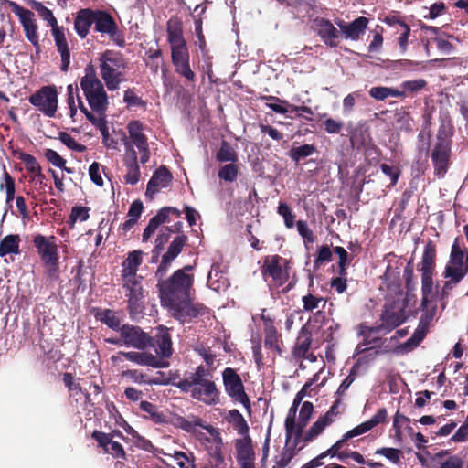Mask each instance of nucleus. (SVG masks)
Segmentation results:
<instances>
[{"instance_id": "14", "label": "nucleus", "mask_w": 468, "mask_h": 468, "mask_svg": "<svg viewBox=\"0 0 468 468\" xmlns=\"http://www.w3.org/2000/svg\"><path fill=\"white\" fill-rule=\"evenodd\" d=\"M341 404L340 399H336L334 404L331 406L329 410L322 417H320L311 427L310 429L305 432V434H302V438L300 440V442H303V444L308 443L315 440L320 434L323 433L324 429L331 425L335 420V417L339 414V411H337V409L339 405Z\"/></svg>"}, {"instance_id": "62", "label": "nucleus", "mask_w": 468, "mask_h": 468, "mask_svg": "<svg viewBox=\"0 0 468 468\" xmlns=\"http://www.w3.org/2000/svg\"><path fill=\"white\" fill-rule=\"evenodd\" d=\"M371 430L370 428V425L367 424V421L357 425L356 427H355L354 429L348 431L347 432H346L344 435H343V439L344 441H348L354 437H356V436H359V435H362L367 431H369Z\"/></svg>"}, {"instance_id": "60", "label": "nucleus", "mask_w": 468, "mask_h": 468, "mask_svg": "<svg viewBox=\"0 0 468 468\" xmlns=\"http://www.w3.org/2000/svg\"><path fill=\"white\" fill-rule=\"evenodd\" d=\"M59 140L71 150H75L77 152H83L86 149V147L83 144H80L78 142H76L75 139L67 133H60Z\"/></svg>"}, {"instance_id": "13", "label": "nucleus", "mask_w": 468, "mask_h": 468, "mask_svg": "<svg viewBox=\"0 0 468 468\" xmlns=\"http://www.w3.org/2000/svg\"><path fill=\"white\" fill-rule=\"evenodd\" d=\"M314 411V406L311 402L305 401L302 404V407L300 409L299 412V419L296 421V418L292 420V427L285 426V431H286V439H287V444L289 443L290 440L293 439V442L292 447L295 448L300 444V440L302 438V432L303 430L305 428L307 423L309 422L311 416Z\"/></svg>"}, {"instance_id": "20", "label": "nucleus", "mask_w": 468, "mask_h": 468, "mask_svg": "<svg viewBox=\"0 0 468 468\" xmlns=\"http://www.w3.org/2000/svg\"><path fill=\"white\" fill-rule=\"evenodd\" d=\"M285 261L278 256H269L264 260L262 274L266 281L271 278L278 285H282L287 280V272L283 270L282 263Z\"/></svg>"}, {"instance_id": "58", "label": "nucleus", "mask_w": 468, "mask_h": 468, "mask_svg": "<svg viewBox=\"0 0 468 468\" xmlns=\"http://www.w3.org/2000/svg\"><path fill=\"white\" fill-rule=\"evenodd\" d=\"M89 210L90 209L85 207H74L69 216L71 226L78 220L81 222L86 221L90 217Z\"/></svg>"}, {"instance_id": "21", "label": "nucleus", "mask_w": 468, "mask_h": 468, "mask_svg": "<svg viewBox=\"0 0 468 468\" xmlns=\"http://www.w3.org/2000/svg\"><path fill=\"white\" fill-rule=\"evenodd\" d=\"M180 427L184 431L195 434L200 433L202 430H206L212 436V438L220 443V436L216 429L211 425L204 422L203 420L197 416L190 415L180 420Z\"/></svg>"}, {"instance_id": "2", "label": "nucleus", "mask_w": 468, "mask_h": 468, "mask_svg": "<svg viewBox=\"0 0 468 468\" xmlns=\"http://www.w3.org/2000/svg\"><path fill=\"white\" fill-rule=\"evenodd\" d=\"M80 88L93 115L106 114L109 101L102 82L96 76L92 66L85 69V75L80 80Z\"/></svg>"}, {"instance_id": "41", "label": "nucleus", "mask_w": 468, "mask_h": 468, "mask_svg": "<svg viewBox=\"0 0 468 468\" xmlns=\"http://www.w3.org/2000/svg\"><path fill=\"white\" fill-rule=\"evenodd\" d=\"M20 238L18 235H7L0 242V257L19 253Z\"/></svg>"}, {"instance_id": "45", "label": "nucleus", "mask_w": 468, "mask_h": 468, "mask_svg": "<svg viewBox=\"0 0 468 468\" xmlns=\"http://www.w3.org/2000/svg\"><path fill=\"white\" fill-rule=\"evenodd\" d=\"M436 255L435 246L429 242L425 248L421 261V272H432Z\"/></svg>"}, {"instance_id": "55", "label": "nucleus", "mask_w": 468, "mask_h": 468, "mask_svg": "<svg viewBox=\"0 0 468 468\" xmlns=\"http://www.w3.org/2000/svg\"><path fill=\"white\" fill-rule=\"evenodd\" d=\"M238 176V166L234 163L223 165L218 171V177L227 182H233Z\"/></svg>"}, {"instance_id": "15", "label": "nucleus", "mask_w": 468, "mask_h": 468, "mask_svg": "<svg viewBox=\"0 0 468 468\" xmlns=\"http://www.w3.org/2000/svg\"><path fill=\"white\" fill-rule=\"evenodd\" d=\"M119 332L125 346L144 350L151 343V337L138 326L124 324Z\"/></svg>"}, {"instance_id": "42", "label": "nucleus", "mask_w": 468, "mask_h": 468, "mask_svg": "<svg viewBox=\"0 0 468 468\" xmlns=\"http://www.w3.org/2000/svg\"><path fill=\"white\" fill-rule=\"evenodd\" d=\"M228 420L232 424L239 434L246 435L249 431V426L238 410H232L229 412Z\"/></svg>"}, {"instance_id": "57", "label": "nucleus", "mask_w": 468, "mask_h": 468, "mask_svg": "<svg viewBox=\"0 0 468 468\" xmlns=\"http://www.w3.org/2000/svg\"><path fill=\"white\" fill-rule=\"evenodd\" d=\"M427 82L423 79L407 80L401 83L400 87L405 91V95L407 92L415 93L419 90H422L426 86Z\"/></svg>"}, {"instance_id": "53", "label": "nucleus", "mask_w": 468, "mask_h": 468, "mask_svg": "<svg viewBox=\"0 0 468 468\" xmlns=\"http://www.w3.org/2000/svg\"><path fill=\"white\" fill-rule=\"evenodd\" d=\"M302 301L303 303V309L307 312H313L319 309L320 305H322V307H324L325 305V301L323 297H318L311 293L304 295Z\"/></svg>"}, {"instance_id": "18", "label": "nucleus", "mask_w": 468, "mask_h": 468, "mask_svg": "<svg viewBox=\"0 0 468 468\" xmlns=\"http://www.w3.org/2000/svg\"><path fill=\"white\" fill-rule=\"evenodd\" d=\"M222 378L226 392L244 406H249L250 402L244 392L243 384L235 370L230 367L226 368L223 371Z\"/></svg>"}, {"instance_id": "44", "label": "nucleus", "mask_w": 468, "mask_h": 468, "mask_svg": "<svg viewBox=\"0 0 468 468\" xmlns=\"http://www.w3.org/2000/svg\"><path fill=\"white\" fill-rule=\"evenodd\" d=\"M98 320L105 324L112 330L119 331L121 328V321L115 312L105 309L97 314Z\"/></svg>"}, {"instance_id": "63", "label": "nucleus", "mask_w": 468, "mask_h": 468, "mask_svg": "<svg viewBox=\"0 0 468 468\" xmlns=\"http://www.w3.org/2000/svg\"><path fill=\"white\" fill-rule=\"evenodd\" d=\"M361 96L359 91L352 92L346 96L343 100V113L347 115L352 111L356 104V101Z\"/></svg>"}, {"instance_id": "3", "label": "nucleus", "mask_w": 468, "mask_h": 468, "mask_svg": "<svg viewBox=\"0 0 468 468\" xmlns=\"http://www.w3.org/2000/svg\"><path fill=\"white\" fill-rule=\"evenodd\" d=\"M146 130L141 122L132 121L127 125L128 136H123L124 155L138 157L143 165L146 164L150 158Z\"/></svg>"}, {"instance_id": "22", "label": "nucleus", "mask_w": 468, "mask_h": 468, "mask_svg": "<svg viewBox=\"0 0 468 468\" xmlns=\"http://www.w3.org/2000/svg\"><path fill=\"white\" fill-rule=\"evenodd\" d=\"M180 427L184 431L195 434L200 433L202 430H206L212 436V438L220 443V436L216 429L211 425L204 422L203 420L197 416L190 415L180 420Z\"/></svg>"}, {"instance_id": "59", "label": "nucleus", "mask_w": 468, "mask_h": 468, "mask_svg": "<svg viewBox=\"0 0 468 468\" xmlns=\"http://www.w3.org/2000/svg\"><path fill=\"white\" fill-rule=\"evenodd\" d=\"M267 100L271 101L267 103V106L273 112L281 114H285L291 112V108L287 104H283L282 100L273 96L268 97Z\"/></svg>"}, {"instance_id": "11", "label": "nucleus", "mask_w": 468, "mask_h": 468, "mask_svg": "<svg viewBox=\"0 0 468 468\" xmlns=\"http://www.w3.org/2000/svg\"><path fill=\"white\" fill-rule=\"evenodd\" d=\"M12 11L18 16L27 40L37 48L39 47V37L35 15L28 9L20 6L15 2H10Z\"/></svg>"}, {"instance_id": "19", "label": "nucleus", "mask_w": 468, "mask_h": 468, "mask_svg": "<svg viewBox=\"0 0 468 468\" xmlns=\"http://www.w3.org/2000/svg\"><path fill=\"white\" fill-rule=\"evenodd\" d=\"M450 156V143L441 134L437 136V142L431 152V160L434 165L435 173L443 176L447 171Z\"/></svg>"}, {"instance_id": "52", "label": "nucleus", "mask_w": 468, "mask_h": 468, "mask_svg": "<svg viewBox=\"0 0 468 468\" xmlns=\"http://www.w3.org/2000/svg\"><path fill=\"white\" fill-rule=\"evenodd\" d=\"M422 301L424 303L428 301H433V282L432 272H422Z\"/></svg>"}, {"instance_id": "1", "label": "nucleus", "mask_w": 468, "mask_h": 468, "mask_svg": "<svg viewBox=\"0 0 468 468\" xmlns=\"http://www.w3.org/2000/svg\"><path fill=\"white\" fill-rule=\"evenodd\" d=\"M211 378L209 370L199 366L194 372L179 380L176 387L206 405H217L219 403V391Z\"/></svg>"}, {"instance_id": "9", "label": "nucleus", "mask_w": 468, "mask_h": 468, "mask_svg": "<svg viewBox=\"0 0 468 468\" xmlns=\"http://www.w3.org/2000/svg\"><path fill=\"white\" fill-rule=\"evenodd\" d=\"M421 306L422 314L418 328L412 336L405 342V348L417 346L423 340L428 332L430 324L436 316L437 304L434 300L428 301L425 303L424 301H422Z\"/></svg>"}, {"instance_id": "37", "label": "nucleus", "mask_w": 468, "mask_h": 468, "mask_svg": "<svg viewBox=\"0 0 468 468\" xmlns=\"http://www.w3.org/2000/svg\"><path fill=\"white\" fill-rule=\"evenodd\" d=\"M207 286L215 292L224 291L229 286L227 278L216 265L211 267L207 275Z\"/></svg>"}, {"instance_id": "50", "label": "nucleus", "mask_w": 468, "mask_h": 468, "mask_svg": "<svg viewBox=\"0 0 468 468\" xmlns=\"http://www.w3.org/2000/svg\"><path fill=\"white\" fill-rule=\"evenodd\" d=\"M122 378H125L127 381L136 383V384H148L150 383L149 377L137 369H128L121 374Z\"/></svg>"}, {"instance_id": "40", "label": "nucleus", "mask_w": 468, "mask_h": 468, "mask_svg": "<svg viewBox=\"0 0 468 468\" xmlns=\"http://www.w3.org/2000/svg\"><path fill=\"white\" fill-rule=\"evenodd\" d=\"M167 37L171 48L186 44L182 36L180 24L176 20L167 22Z\"/></svg>"}, {"instance_id": "35", "label": "nucleus", "mask_w": 468, "mask_h": 468, "mask_svg": "<svg viewBox=\"0 0 468 468\" xmlns=\"http://www.w3.org/2000/svg\"><path fill=\"white\" fill-rule=\"evenodd\" d=\"M405 314L401 310L391 311L386 309L381 315L382 324L380 326H383L385 328L384 333L388 334L393 328L401 324L405 321Z\"/></svg>"}, {"instance_id": "31", "label": "nucleus", "mask_w": 468, "mask_h": 468, "mask_svg": "<svg viewBox=\"0 0 468 468\" xmlns=\"http://www.w3.org/2000/svg\"><path fill=\"white\" fill-rule=\"evenodd\" d=\"M156 344V353L162 357H169L173 353L171 335L168 328L159 326L154 335Z\"/></svg>"}, {"instance_id": "47", "label": "nucleus", "mask_w": 468, "mask_h": 468, "mask_svg": "<svg viewBox=\"0 0 468 468\" xmlns=\"http://www.w3.org/2000/svg\"><path fill=\"white\" fill-rule=\"evenodd\" d=\"M216 158L219 162L235 163L238 160V155L234 148L228 142L223 141Z\"/></svg>"}, {"instance_id": "4", "label": "nucleus", "mask_w": 468, "mask_h": 468, "mask_svg": "<svg viewBox=\"0 0 468 468\" xmlns=\"http://www.w3.org/2000/svg\"><path fill=\"white\" fill-rule=\"evenodd\" d=\"M468 272V253L464 261L462 249L455 242L451 250L450 259L445 266L443 277L446 279L442 289L441 298L448 296L449 292L456 286Z\"/></svg>"}, {"instance_id": "23", "label": "nucleus", "mask_w": 468, "mask_h": 468, "mask_svg": "<svg viewBox=\"0 0 468 468\" xmlns=\"http://www.w3.org/2000/svg\"><path fill=\"white\" fill-rule=\"evenodd\" d=\"M314 27L326 45L330 47H336L338 45L340 31L330 21L323 18L315 19Z\"/></svg>"}, {"instance_id": "61", "label": "nucleus", "mask_w": 468, "mask_h": 468, "mask_svg": "<svg viewBox=\"0 0 468 468\" xmlns=\"http://www.w3.org/2000/svg\"><path fill=\"white\" fill-rule=\"evenodd\" d=\"M371 430L370 428V425L367 424V421L357 425L356 427H355L354 429L348 431L347 432H346L344 435H343V439L344 441H348L354 437H356V436H359V435H362L367 431H369Z\"/></svg>"}, {"instance_id": "10", "label": "nucleus", "mask_w": 468, "mask_h": 468, "mask_svg": "<svg viewBox=\"0 0 468 468\" xmlns=\"http://www.w3.org/2000/svg\"><path fill=\"white\" fill-rule=\"evenodd\" d=\"M29 101L42 113L53 117L58 109V93L55 87L46 86L30 96Z\"/></svg>"}, {"instance_id": "6", "label": "nucleus", "mask_w": 468, "mask_h": 468, "mask_svg": "<svg viewBox=\"0 0 468 468\" xmlns=\"http://www.w3.org/2000/svg\"><path fill=\"white\" fill-rule=\"evenodd\" d=\"M192 283V276L184 271H176L169 280L159 282L161 303H171L173 301L188 298Z\"/></svg>"}, {"instance_id": "56", "label": "nucleus", "mask_w": 468, "mask_h": 468, "mask_svg": "<svg viewBox=\"0 0 468 468\" xmlns=\"http://www.w3.org/2000/svg\"><path fill=\"white\" fill-rule=\"evenodd\" d=\"M33 7L38 12L39 16L49 24L51 28L58 26L51 10L46 7L43 4L36 2Z\"/></svg>"}, {"instance_id": "49", "label": "nucleus", "mask_w": 468, "mask_h": 468, "mask_svg": "<svg viewBox=\"0 0 468 468\" xmlns=\"http://www.w3.org/2000/svg\"><path fill=\"white\" fill-rule=\"evenodd\" d=\"M172 216L178 218L180 216V211L176 207H166L160 209L159 212L151 219L159 227L163 223L170 222V217Z\"/></svg>"}, {"instance_id": "8", "label": "nucleus", "mask_w": 468, "mask_h": 468, "mask_svg": "<svg viewBox=\"0 0 468 468\" xmlns=\"http://www.w3.org/2000/svg\"><path fill=\"white\" fill-rule=\"evenodd\" d=\"M94 29L110 37V38L119 47L125 44L124 37L120 32L113 17L107 12L101 10H93Z\"/></svg>"}, {"instance_id": "39", "label": "nucleus", "mask_w": 468, "mask_h": 468, "mask_svg": "<svg viewBox=\"0 0 468 468\" xmlns=\"http://www.w3.org/2000/svg\"><path fill=\"white\" fill-rule=\"evenodd\" d=\"M385 328L383 326H367L362 324L360 326L359 335L363 336V346H369L375 344L381 335H386L384 333Z\"/></svg>"}, {"instance_id": "30", "label": "nucleus", "mask_w": 468, "mask_h": 468, "mask_svg": "<svg viewBox=\"0 0 468 468\" xmlns=\"http://www.w3.org/2000/svg\"><path fill=\"white\" fill-rule=\"evenodd\" d=\"M144 252L141 250L130 251L122 263V277H138L139 266L143 262Z\"/></svg>"}, {"instance_id": "27", "label": "nucleus", "mask_w": 468, "mask_h": 468, "mask_svg": "<svg viewBox=\"0 0 468 468\" xmlns=\"http://www.w3.org/2000/svg\"><path fill=\"white\" fill-rule=\"evenodd\" d=\"M237 460L240 468H255L254 452L249 438L237 441Z\"/></svg>"}, {"instance_id": "48", "label": "nucleus", "mask_w": 468, "mask_h": 468, "mask_svg": "<svg viewBox=\"0 0 468 468\" xmlns=\"http://www.w3.org/2000/svg\"><path fill=\"white\" fill-rule=\"evenodd\" d=\"M311 338L304 328L302 329V332L297 339L296 346L294 348V354L296 356L303 357L305 356L307 351L310 348Z\"/></svg>"}, {"instance_id": "46", "label": "nucleus", "mask_w": 468, "mask_h": 468, "mask_svg": "<svg viewBox=\"0 0 468 468\" xmlns=\"http://www.w3.org/2000/svg\"><path fill=\"white\" fill-rule=\"evenodd\" d=\"M186 240L187 238L185 235L176 237L169 245L167 251L163 256L173 261L182 251Z\"/></svg>"}, {"instance_id": "5", "label": "nucleus", "mask_w": 468, "mask_h": 468, "mask_svg": "<svg viewBox=\"0 0 468 468\" xmlns=\"http://www.w3.org/2000/svg\"><path fill=\"white\" fill-rule=\"evenodd\" d=\"M99 67L101 79L109 90L119 89L123 80L125 62L121 54L106 50L99 58Z\"/></svg>"}, {"instance_id": "26", "label": "nucleus", "mask_w": 468, "mask_h": 468, "mask_svg": "<svg viewBox=\"0 0 468 468\" xmlns=\"http://www.w3.org/2000/svg\"><path fill=\"white\" fill-rule=\"evenodd\" d=\"M124 358L144 367H151L153 368L165 367L167 365L162 362L157 356L148 352L129 351L123 354Z\"/></svg>"}, {"instance_id": "38", "label": "nucleus", "mask_w": 468, "mask_h": 468, "mask_svg": "<svg viewBox=\"0 0 468 468\" xmlns=\"http://www.w3.org/2000/svg\"><path fill=\"white\" fill-rule=\"evenodd\" d=\"M432 462L433 468H463V461L459 456H446L442 452L435 454Z\"/></svg>"}, {"instance_id": "54", "label": "nucleus", "mask_w": 468, "mask_h": 468, "mask_svg": "<svg viewBox=\"0 0 468 468\" xmlns=\"http://www.w3.org/2000/svg\"><path fill=\"white\" fill-rule=\"evenodd\" d=\"M314 152L315 148L314 145L303 144L302 146L292 148L290 151V156L293 161L299 162L301 159L312 155Z\"/></svg>"}, {"instance_id": "7", "label": "nucleus", "mask_w": 468, "mask_h": 468, "mask_svg": "<svg viewBox=\"0 0 468 468\" xmlns=\"http://www.w3.org/2000/svg\"><path fill=\"white\" fill-rule=\"evenodd\" d=\"M34 245L41 261L48 269V275L55 277L58 268V246L55 238L37 235L34 239Z\"/></svg>"}, {"instance_id": "51", "label": "nucleus", "mask_w": 468, "mask_h": 468, "mask_svg": "<svg viewBox=\"0 0 468 468\" xmlns=\"http://www.w3.org/2000/svg\"><path fill=\"white\" fill-rule=\"evenodd\" d=\"M173 65L189 62V52L186 44L171 48Z\"/></svg>"}, {"instance_id": "33", "label": "nucleus", "mask_w": 468, "mask_h": 468, "mask_svg": "<svg viewBox=\"0 0 468 468\" xmlns=\"http://www.w3.org/2000/svg\"><path fill=\"white\" fill-rule=\"evenodd\" d=\"M19 159L25 164L27 170L33 175L32 182L35 184L43 185L45 176L42 173L41 167L37 159L33 155L27 153H21L19 154Z\"/></svg>"}, {"instance_id": "64", "label": "nucleus", "mask_w": 468, "mask_h": 468, "mask_svg": "<svg viewBox=\"0 0 468 468\" xmlns=\"http://www.w3.org/2000/svg\"><path fill=\"white\" fill-rule=\"evenodd\" d=\"M376 454L382 455L394 463H399L400 459V451L395 448H380L376 451Z\"/></svg>"}, {"instance_id": "28", "label": "nucleus", "mask_w": 468, "mask_h": 468, "mask_svg": "<svg viewBox=\"0 0 468 468\" xmlns=\"http://www.w3.org/2000/svg\"><path fill=\"white\" fill-rule=\"evenodd\" d=\"M171 180L172 176L165 167L158 168L148 182L146 195L153 197L161 189L167 187Z\"/></svg>"}, {"instance_id": "25", "label": "nucleus", "mask_w": 468, "mask_h": 468, "mask_svg": "<svg viewBox=\"0 0 468 468\" xmlns=\"http://www.w3.org/2000/svg\"><path fill=\"white\" fill-rule=\"evenodd\" d=\"M52 35L54 37L58 51L61 57V70L67 71L70 64V54L65 37L64 28L59 26L54 27L52 28Z\"/></svg>"}, {"instance_id": "17", "label": "nucleus", "mask_w": 468, "mask_h": 468, "mask_svg": "<svg viewBox=\"0 0 468 468\" xmlns=\"http://www.w3.org/2000/svg\"><path fill=\"white\" fill-rule=\"evenodd\" d=\"M123 288L128 297V303L130 312L132 314H138L142 310L141 301L144 297L143 288L141 285L143 277H122Z\"/></svg>"}, {"instance_id": "36", "label": "nucleus", "mask_w": 468, "mask_h": 468, "mask_svg": "<svg viewBox=\"0 0 468 468\" xmlns=\"http://www.w3.org/2000/svg\"><path fill=\"white\" fill-rule=\"evenodd\" d=\"M138 159V157H131L125 155L123 157V164L126 167V174L124 178L127 184L135 185L140 180L141 173Z\"/></svg>"}, {"instance_id": "12", "label": "nucleus", "mask_w": 468, "mask_h": 468, "mask_svg": "<svg viewBox=\"0 0 468 468\" xmlns=\"http://www.w3.org/2000/svg\"><path fill=\"white\" fill-rule=\"evenodd\" d=\"M169 313L181 324L189 323L202 314L203 307L195 305L188 298L173 301L171 303H164Z\"/></svg>"}, {"instance_id": "24", "label": "nucleus", "mask_w": 468, "mask_h": 468, "mask_svg": "<svg viewBox=\"0 0 468 468\" xmlns=\"http://www.w3.org/2000/svg\"><path fill=\"white\" fill-rule=\"evenodd\" d=\"M115 433H103L95 431L92 434V437L98 441L99 445L103 448V450L112 454L116 458H121L124 456V450L122 446L116 441L113 440ZM120 435L119 433L117 434Z\"/></svg>"}, {"instance_id": "16", "label": "nucleus", "mask_w": 468, "mask_h": 468, "mask_svg": "<svg viewBox=\"0 0 468 468\" xmlns=\"http://www.w3.org/2000/svg\"><path fill=\"white\" fill-rule=\"evenodd\" d=\"M123 288L128 297V303L130 312L132 314H138L142 310L141 301L144 297L143 288L141 285L143 277H122Z\"/></svg>"}, {"instance_id": "29", "label": "nucleus", "mask_w": 468, "mask_h": 468, "mask_svg": "<svg viewBox=\"0 0 468 468\" xmlns=\"http://www.w3.org/2000/svg\"><path fill=\"white\" fill-rule=\"evenodd\" d=\"M367 24L368 19L367 17L360 16L351 23L340 22L338 23V26L346 38L357 40L359 37L365 33Z\"/></svg>"}, {"instance_id": "32", "label": "nucleus", "mask_w": 468, "mask_h": 468, "mask_svg": "<svg viewBox=\"0 0 468 468\" xmlns=\"http://www.w3.org/2000/svg\"><path fill=\"white\" fill-rule=\"evenodd\" d=\"M93 24V10L90 8L81 9L75 18L74 27L80 37L84 38L90 32Z\"/></svg>"}, {"instance_id": "34", "label": "nucleus", "mask_w": 468, "mask_h": 468, "mask_svg": "<svg viewBox=\"0 0 468 468\" xmlns=\"http://www.w3.org/2000/svg\"><path fill=\"white\" fill-rule=\"evenodd\" d=\"M79 105L80 110L85 114L86 118L94 125L96 126L102 136V142L104 140L109 139V128H108V122L106 121V114L104 115H93L92 112H90L88 108L85 107L83 101H80L79 100Z\"/></svg>"}, {"instance_id": "43", "label": "nucleus", "mask_w": 468, "mask_h": 468, "mask_svg": "<svg viewBox=\"0 0 468 468\" xmlns=\"http://www.w3.org/2000/svg\"><path fill=\"white\" fill-rule=\"evenodd\" d=\"M311 386V383H306L303 388L296 394L294 397L292 405L289 409L286 420H285V426L292 427L293 419L296 418L298 407L301 404L302 400L303 399L305 396V390Z\"/></svg>"}]
</instances>
